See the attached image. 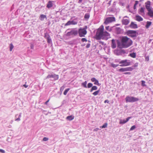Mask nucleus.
<instances>
[{"instance_id": "obj_1", "label": "nucleus", "mask_w": 153, "mask_h": 153, "mask_svg": "<svg viewBox=\"0 0 153 153\" xmlns=\"http://www.w3.org/2000/svg\"><path fill=\"white\" fill-rule=\"evenodd\" d=\"M133 43L132 40L126 36L122 37L120 42L117 41V47L119 48H127L131 46Z\"/></svg>"}, {"instance_id": "obj_2", "label": "nucleus", "mask_w": 153, "mask_h": 153, "mask_svg": "<svg viewBox=\"0 0 153 153\" xmlns=\"http://www.w3.org/2000/svg\"><path fill=\"white\" fill-rule=\"evenodd\" d=\"M110 36L109 33L106 31H104V27L103 25H101L97 29L96 32L95 38L97 40L103 39L104 37Z\"/></svg>"}, {"instance_id": "obj_3", "label": "nucleus", "mask_w": 153, "mask_h": 153, "mask_svg": "<svg viewBox=\"0 0 153 153\" xmlns=\"http://www.w3.org/2000/svg\"><path fill=\"white\" fill-rule=\"evenodd\" d=\"M88 28L87 26H85L84 28H80L78 32L79 36L80 37H84L87 33V29Z\"/></svg>"}, {"instance_id": "obj_4", "label": "nucleus", "mask_w": 153, "mask_h": 153, "mask_svg": "<svg viewBox=\"0 0 153 153\" xmlns=\"http://www.w3.org/2000/svg\"><path fill=\"white\" fill-rule=\"evenodd\" d=\"M119 63L121 64L120 65L121 67L127 66L131 64L130 60L127 59L122 60L119 62Z\"/></svg>"}, {"instance_id": "obj_5", "label": "nucleus", "mask_w": 153, "mask_h": 153, "mask_svg": "<svg viewBox=\"0 0 153 153\" xmlns=\"http://www.w3.org/2000/svg\"><path fill=\"white\" fill-rule=\"evenodd\" d=\"M125 100L126 102H134L139 100V99L133 97L127 96Z\"/></svg>"}, {"instance_id": "obj_6", "label": "nucleus", "mask_w": 153, "mask_h": 153, "mask_svg": "<svg viewBox=\"0 0 153 153\" xmlns=\"http://www.w3.org/2000/svg\"><path fill=\"white\" fill-rule=\"evenodd\" d=\"M136 31L133 30H128L126 32L127 35L131 37H135L136 36Z\"/></svg>"}, {"instance_id": "obj_7", "label": "nucleus", "mask_w": 153, "mask_h": 153, "mask_svg": "<svg viewBox=\"0 0 153 153\" xmlns=\"http://www.w3.org/2000/svg\"><path fill=\"white\" fill-rule=\"evenodd\" d=\"M133 68L131 67L122 68L119 69L118 71L120 72H124L127 71H132Z\"/></svg>"}, {"instance_id": "obj_8", "label": "nucleus", "mask_w": 153, "mask_h": 153, "mask_svg": "<svg viewBox=\"0 0 153 153\" xmlns=\"http://www.w3.org/2000/svg\"><path fill=\"white\" fill-rule=\"evenodd\" d=\"M115 21V19L114 17H108L106 19L104 23L105 24H107Z\"/></svg>"}, {"instance_id": "obj_9", "label": "nucleus", "mask_w": 153, "mask_h": 153, "mask_svg": "<svg viewBox=\"0 0 153 153\" xmlns=\"http://www.w3.org/2000/svg\"><path fill=\"white\" fill-rule=\"evenodd\" d=\"M78 34V31L77 30H72L70 32H68L66 34V35L68 36H76Z\"/></svg>"}, {"instance_id": "obj_10", "label": "nucleus", "mask_w": 153, "mask_h": 153, "mask_svg": "<svg viewBox=\"0 0 153 153\" xmlns=\"http://www.w3.org/2000/svg\"><path fill=\"white\" fill-rule=\"evenodd\" d=\"M77 22H76L74 21H68L67 23L65 24V26H68L70 25H76L77 24Z\"/></svg>"}, {"instance_id": "obj_11", "label": "nucleus", "mask_w": 153, "mask_h": 153, "mask_svg": "<svg viewBox=\"0 0 153 153\" xmlns=\"http://www.w3.org/2000/svg\"><path fill=\"white\" fill-rule=\"evenodd\" d=\"M145 5L146 8L147 10L151 9V2L150 1H148L145 2Z\"/></svg>"}, {"instance_id": "obj_12", "label": "nucleus", "mask_w": 153, "mask_h": 153, "mask_svg": "<svg viewBox=\"0 0 153 153\" xmlns=\"http://www.w3.org/2000/svg\"><path fill=\"white\" fill-rule=\"evenodd\" d=\"M44 37L46 39H47L48 43H50L51 42V40L50 38V36L49 34L47 33H45Z\"/></svg>"}, {"instance_id": "obj_13", "label": "nucleus", "mask_w": 153, "mask_h": 153, "mask_svg": "<svg viewBox=\"0 0 153 153\" xmlns=\"http://www.w3.org/2000/svg\"><path fill=\"white\" fill-rule=\"evenodd\" d=\"M147 11V15L151 17H153V10L151 9Z\"/></svg>"}, {"instance_id": "obj_14", "label": "nucleus", "mask_w": 153, "mask_h": 153, "mask_svg": "<svg viewBox=\"0 0 153 153\" xmlns=\"http://www.w3.org/2000/svg\"><path fill=\"white\" fill-rule=\"evenodd\" d=\"M92 82H94V84L95 85H97L98 86L100 85V84L99 83L98 81L94 77L91 79Z\"/></svg>"}, {"instance_id": "obj_15", "label": "nucleus", "mask_w": 153, "mask_h": 153, "mask_svg": "<svg viewBox=\"0 0 153 153\" xmlns=\"http://www.w3.org/2000/svg\"><path fill=\"white\" fill-rule=\"evenodd\" d=\"M130 27L133 28H137V26L136 24H135L134 22H132L131 23L130 25Z\"/></svg>"}, {"instance_id": "obj_16", "label": "nucleus", "mask_w": 153, "mask_h": 153, "mask_svg": "<svg viewBox=\"0 0 153 153\" xmlns=\"http://www.w3.org/2000/svg\"><path fill=\"white\" fill-rule=\"evenodd\" d=\"M116 44L115 42V41L114 39H113L111 40V48H115L116 47Z\"/></svg>"}, {"instance_id": "obj_17", "label": "nucleus", "mask_w": 153, "mask_h": 153, "mask_svg": "<svg viewBox=\"0 0 153 153\" xmlns=\"http://www.w3.org/2000/svg\"><path fill=\"white\" fill-rule=\"evenodd\" d=\"M124 18L122 20V23L125 25H127L129 23V21L128 19H125Z\"/></svg>"}, {"instance_id": "obj_18", "label": "nucleus", "mask_w": 153, "mask_h": 153, "mask_svg": "<svg viewBox=\"0 0 153 153\" xmlns=\"http://www.w3.org/2000/svg\"><path fill=\"white\" fill-rule=\"evenodd\" d=\"M53 1H49L47 4V7L48 8L51 7L53 6Z\"/></svg>"}, {"instance_id": "obj_19", "label": "nucleus", "mask_w": 153, "mask_h": 153, "mask_svg": "<svg viewBox=\"0 0 153 153\" xmlns=\"http://www.w3.org/2000/svg\"><path fill=\"white\" fill-rule=\"evenodd\" d=\"M55 77H56L57 78V79H58L59 78V76L58 75H56L55 74H54V75H48L47 77H46V79L49 78H54Z\"/></svg>"}, {"instance_id": "obj_20", "label": "nucleus", "mask_w": 153, "mask_h": 153, "mask_svg": "<svg viewBox=\"0 0 153 153\" xmlns=\"http://www.w3.org/2000/svg\"><path fill=\"white\" fill-rule=\"evenodd\" d=\"M136 20L138 21H141L143 20V19L140 16L136 15Z\"/></svg>"}, {"instance_id": "obj_21", "label": "nucleus", "mask_w": 153, "mask_h": 153, "mask_svg": "<svg viewBox=\"0 0 153 153\" xmlns=\"http://www.w3.org/2000/svg\"><path fill=\"white\" fill-rule=\"evenodd\" d=\"M152 22L150 21H147L146 25H145V27L146 28H148L152 25Z\"/></svg>"}, {"instance_id": "obj_22", "label": "nucleus", "mask_w": 153, "mask_h": 153, "mask_svg": "<svg viewBox=\"0 0 153 153\" xmlns=\"http://www.w3.org/2000/svg\"><path fill=\"white\" fill-rule=\"evenodd\" d=\"M45 18H47L46 16L43 14L41 15L39 17V19L41 21L43 20Z\"/></svg>"}, {"instance_id": "obj_23", "label": "nucleus", "mask_w": 153, "mask_h": 153, "mask_svg": "<svg viewBox=\"0 0 153 153\" xmlns=\"http://www.w3.org/2000/svg\"><path fill=\"white\" fill-rule=\"evenodd\" d=\"M129 56L132 58H135L136 57V53L134 52L130 53L129 54Z\"/></svg>"}, {"instance_id": "obj_24", "label": "nucleus", "mask_w": 153, "mask_h": 153, "mask_svg": "<svg viewBox=\"0 0 153 153\" xmlns=\"http://www.w3.org/2000/svg\"><path fill=\"white\" fill-rule=\"evenodd\" d=\"M74 117L72 116H68L67 117V119L69 120H71L74 119Z\"/></svg>"}, {"instance_id": "obj_25", "label": "nucleus", "mask_w": 153, "mask_h": 153, "mask_svg": "<svg viewBox=\"0 0 153 153\" xmlns=\"http://www.w3.org/2000/svg\"><path fill=\"white\" fill-rule=\"evenodd\" d=\"M126 123V120H120V121L119 122V123L120 124H123Z\"/></svg>"}, {"instance_id": "obj_26", "label": "nucleus", "mask_w": 153, "mask_h": 153, "mask_svg": "<svg viewBox=\"0 0 153 153\" xmlns=\"http://www.w3.org/2000/svg\"><path fill=\"white\" fill-rule=\"evenodd\" d=\"M97 87L96 86H94L92 87L91 90L90 92H92L93 90H97Z\"/></svg>"}, {"instance_id": "obj_27", "label": "nucleus", "mask_w": 153, "mask_h": 153, "mask_svg": "<svg viewBox=\"0 0 153 153\" xmlns=\"http://www.w3.org/2000/svg\"><path fill=\"white\" fill-rule=\"evenodd\" d=\"M87 83V81H85V82L82 83V85L84 87V88H87V87L86 85Z\"/></svg>"}, {"instance_id": "obj_28", "label": "nucleus", "mask_w": 153, "mask_h": 153, "mask_svg": "<svg viewBox=\"0 0 153 153\" xmlns=\"http://www.w3.org/2000/svg\"><path fill=\"white\" fill-rule=\"evenodd\" d=\"M108 124L107 123H104L102 126H101L100 127L101 128H105L107 127Z\"/></svg>"}, {"instance_id": "obj_29", "label": "nucleus", "mask_w": 153, "mask_h": 153, "mask_svg": "<svg viewBox=\"0 0 153 153\" xmlns=\"http://www.w3.org/2000/svg\"><path fill=\"white\" fill-rule=\"evenodd\" d=\"M111 65L112 67L114 68H116V67L118 66H119V65L118 64L116 65V64H114L113 63H111Z\"/></svg>"}, {"instance_id": "obj_30", "label": "nucleus", "mask_w": 153, "mask_h": 153, "mask_svg": "<svg viewBox=\"0 0 153 153\" xmlns=\"http://www.w3.org/2000/svg\"><path fill=\"white\" fill-rule=\"evenodd\" d=\"M140 12L142 13H143L144 14V8L143 7H141L140 9Z\"/></svg>"}, {"instance_id": "obj_31", "label": "nucleus", "mask_w": 153, "mask_h": 153, "mask_svg": "<svg viewBox=\"0 0 153 153\" xmlns=\"http://www.w3.org/2000/svg\"><path fill=\"white\" fill-rule=\"evenodd\" d=\"M89 15L88 14L86 13L85 15L84 18L85 19H88L89 18Z\"/></svg>"}, {"instance_id": "obj_32", "label": "nucleus", "mask_w": 153, "mask_h": 153, "mask_svg": "<svg viewBox=\"0 0 153 153\" xmlns=\"http://www.w3.org/2000/svg\"><path fill=\"white\" fill-rule=\"evenodd\" d=\"M70 88H67L64 91L63 94L64 95H66L67 94L68 91L69 90Z\"/></svg>"}, {"instance_id": "obj_33", "label": "nucleus", "mask_w": 153, "mask_h": 153, "mask_svg": "<svg viewBox=\"0 0 153 153\" xmlns=\"http://www.w3.org/2000/svg\"><path fill=\"white\" fill-rule=\"evenodd\" d=\"M99 92H100V90H97V91L94 92L93 93V94L94 96H96V95H97L98 94V93H99Z\"/></svg>"}, {"instance_id": "obj_34", "label": "nucleus", "mask_w": 153, "mask_h": 153, "mask_svg": "<svg viewBox=\"0 0 153 153\" xmlns=\"http://www.w3.org/2000/svg\"><path fill=\"white\" fill-rule=\"evenodd\" d=\"M105 28L106 30H107L109 32L111 31V29L110 28L109 26L105 27Z\"/></svg>"}, {"instance_id": "obj_35", "label": "nucleus", "mask_w": 153, "mask_h": 153, "mask_svg": "<svg viewBox=\"0 0 153 153\" xmlns=\"http://www.w3.org/2000/svg\"><path fill=\"white\" fill-rule=\"evenodd\" d=\"M10 51H11L14 48V46L12 44H11L10 45Z\"/></svg>"}, {"instance_id": "obj_36", "label": "nucleus", "mask_w": 153, "mask_h": 153, "mask_svg": "<svg viewBox=\"0 0 153 153\" xmlns=\"http://www.w3.org/2000/svg\"><path fill=\"white\" fill-rule=\"evenodd\" d=\"M136 128V126L135 125H134L132 126L130 128V131H132L134 129H135Z\"/></svg>"}, {"instance_id": "obj_37", "label": "nucleus", "mask_w": 153, "mask_h": 153, "mask_svg": "<svg viewBox=\"0 0 153 153\" xmlns=\"http://www.w3.org/2000/svg\"><path fill=\"white\" fill-rule=\"evenodd\" d=\"M92 85H93V84L91 83H89L88 84V87H87L88 88H90L92 87Z\"/></svg>"}, {"instance_id": "obj_38", "label": "nucleus", "mask_w": 153, "mask_h": 153, "mask_svg": "<svg viewBox=\"0 0 153 153\" xmlns=\"http://www.w3.org/2000/svg\"><path fill=\"white\" fill-rule=\"evenodd\" d=\"M65 88V86H62L60 88V91L61 92H62L64 90V88Z\"/></svg>"}, {"instance_id": "obj_39", "label": "nucleus", "mask_w": 153, "mask_h": 153, "mask_svg": "<svg viewBox=\"0 0 153 153\" xmlns=\"http://www.w3.org/2000/svg\"><path fill=\"white\" fill-rule=\"evenodd\" d=\"M82 42H87V40L85 38H82L81 39Z\"/></svg>"}, {"instance_id": "obj_40", "label": "nucleus", "mask_w": 153, "mask_h": 153, "mask_svg": "<svg viewBox=\"0 0 153 153\" xmlns=\"http://www.w3.org/2000/svg\"><path fill=\"white\" fill-rule=\"evenodd\" d=\"M142 82V85L143 86H146V85L145 84V82L144 81L142 80L141 81Z\"/></svg>"}, {"instance_id": "obj_41", "label": "nucleus", "mask_w": 153, "mask_h": 153, "mask_svg": "<svg viewBox=\"0 0 153 153\" xmlns=\"http://www.w3.org/2000/svg\"><path fill=\"white\" fill-rule=\"evenodd\" d=\"M48 140V138L45 137L43 139V140L44 141H47Z\"/></svg>"}, {"instance_id": "obj_42", "label": "nucleus", "mask_w": 153, "mask_h": 153, "mask_svg": "<svg viewBox=\"0 0 153 153\" xmlns=\"http://www.w3.org/2000/svg\"><path fill=\"white\" fill-rule=\"evenodd\" d=\"M145 60L146 61H148L149 60V57L148 56H145Z\"/></svg>"}, {"instance_id": "obj_43", "label": "nucleus", "mask_w": 153, "mask_h": 153, "mask_svg": "<svg viewBox=\"0 0 153 153\" xmlns=\"http://www.w3.org/2000/svg\"><path fill=\"white\" fill-rule=\"evenodd\" d=\"M138 65V63H135L133 66L132 67L134 68H135L136 67H137Z\"/></svg>"}, {"instance_id": "obj_44", "label": "nucleus", "mask_w": 153, "mask_h": 153, "mask_svg": "<svg viewBox=\"0 0 153 153\" xmlns=\"http://www.w3.org/2000/svg\"><path fill=\"white\" fill-rule=\"evenodd\" d=\"M120 52L121 53H126V52L124 50H122L120 51Z\"/></svg>"}, {"instance_id": "obj_45", "label": "nucleus", "mask_w": 153, "mask_h": 153, "mask_svg": "<svg viewBox=\"0 0 153 153\" xmlns=\"http://www.w3.org/2000/svg\"><path fill=\"white\" fill-rule=\"evenodd\" d=\"M131 118V117H127V118H126V122H127L128 120H129Z\"/></svg>"}, {"instance_id": "obj_46", "label": "nucleus", "mask_w": 153, "mask_h": 153, "mask_svg": "<svg viewBox=\"0 0 153 153\" xmlns=\"http://www.w3.org/2000/svg\"><path fill=\"white\" fill-rule=\"evenodd\" d=\"M0 152H1L2 153H5V152L4 150L0 149Z\"/></svg>"}, {"instance_id": "obj_47", "label": "nucleus", "mask_w": 153, "mask_h": 153, "mask_svg": "<svg viewBox=\"0 0 153 153\" xmlns=\"http://www.w3.org/2000/svg\"><path fill=\"white\" fill-rule=\"evenodd\" d=\"M124 74H131V73L130 72H125Z\"/></svg>"}, {"instance_id": "obj_48", "label": "nucleus", "mask_w": 153, "mask_h": 153, "mask_svg": "<svg viewBox=\"0 0 153 153\" xmlns=\"http://www.w3.org/2000/svg\"><path fill=\"white\" fill-rule=\"evenodd\" d=\"M90 44H87V45H86V48H89V47H90Z\"/></svg>"}, {"instance_id": "obj_49", "label": "nucleus", "mask_w": 153, "mask_h": 153, "mask_svg": "<svg viewBox=\"0 0 153 153\" xmlns=\"http://www.w3.org/2000/svg\"><path fill=\"white\" fill-rule=\"evenodd\" d=\"M138 3V1H135V4H134L135 5H137Z\"/></svg>"}, {"instance_id": "obj_50", "label": "nucleus", "mask_w": 153, "mask_h": 153, "mask_svg": "<svg viewBox=\"0 0 153 153\" xmlns=\"http://www.w3.org/2000/svg\"><path fill=\"white\" fill-rule=\"evenodd\" d=\"M109 101L108 100H105L104 101V103H106V102L107 103H109Z\"/></svg>"}, {"instance_id": "obj_51", "label": "nucleus", "mask_w": 153, "mask_h": 153, "mask_svg": "<svg viewBox=\"0 0 153 153\" xmlns=\"http://www.w3.org/2000/svg\"><path fill=\"white\" fill-rule=\"evenodd\" d=\"M49 100H50V99H48L47 101H46L45 102V105H47V103H48L49 102Z\"/></svg>"}, {"instance_id": "obj_52", "label": "nucleus", "mask_w": 153, "mask_h": 153, "mask_svg": "<svg viewBox=\"0 0 153 153\" xmlns=\"http://www.w3.org/2000/svg\"><path fill=\"white\" fill-rule=\"evenodd\" d=\"M23 86L25 88H27L28 87V85H26L25 84H24L23 85Z\"/></svg>"}, {"instance_id": "obj_53", "label": "nucleus", "mask_w": 153, "mask_h": 153, "mask_svg": "<svg viewBox=\"0 0 153 153\" xmlns=\"http://www.w3.org/2000/svg\"><path fill=\"white\" fill-rule=\"evenodd\" d=\"M99 128H97L94 129V131H97L99 130Z\"/></svg>"}, {"instance_id": "obj_54", "label": "nucleus", "mask_w": 153, "mask_h": 153, "mask_svg": "<svg viewBox=\"0 0 153 153\" xmlns=\"http://www.w3.org/2000/svg\"><path fill=\"white\" fill-rule=\"evenodd\" d=\"M82 0H79L78 2L79 3H81L82 2Z\"/></svg>"}, {"instance_id": "obj_55", "label": "nucleus", "mask_w": 153, "mask_h": 153, "mask_svg": "<svg viewBox=\"0 0 153 153\" xmlns=\"http://www.w3.org/2000/svg\"><path fill=\"white\" fill-rule=\"evenodd\" d=\"M20 120V118H18L16 120Z\"/></svg>"}, {"instance_id": "obj_56", "label": "nucleus", "mask_w": 153, "mask_h": 153, "mask_svg": "<svg viewBox=\"0 0 153 153\" xmlns=\"http://www.w3.org/2000/svg\"><path fill=\"white\" fill-rule=\"evenodd\" d=\"M136 5H135V4H134V9H136Z\"/></svg>"}]
</instances>
